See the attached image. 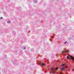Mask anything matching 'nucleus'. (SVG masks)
I'll return each instance as SVG.
<instances>
[{
  "instance_id": "6",
  "label": "nucleus",
  "mask_w": 74,
  "mask_h": 74,
  "mask_svg": "<svg viewBox=\"0 0 74 74\" xmlns=\"http://www.w3.org/2000/svg\"><path fill=\"white\" fill-rule=\"evenodd\" d=\"M23 49H26V47L25 46H23Z\"/></svg>"
},
{
  "instance_id": "3",
  "label": "nucleus",
  "mask_w": 74,
  "mask_h": 74,
  "mask_svg": "<svg viewBox=\"0 0 74 74\" xmlns=\"http://www.w3.org/2000/svg\"><path fill=\"white\" fill-rule=\"evenodd\" d=\"M69 52V50H67L65 51H62V54H65L66 52Z\"/></svg>"
},
{
  "instance_id": "11",
  "label": "nucleus",
  "mask_w": 74,
  "mask_h": 74,
  "mask_svg": "<svg viewBox=\"0 0 74 74\" xmlns=\"http://www.w3.org/2000/svg\"><path fill=\"white\" fill-rule=\"evenodd\" d=\"M66 43H67V41H66V42H65L64 44H66Z\"/></svg>"
},
{
  "instance_id": "10",
  "label": "nucleus",
  "mask_w": 74,
  "mask_h": 74,
  "mask_svg": "<svg viewBox=\"0 0 74 74\" xmlns=\"http://www.w3.org/2000/svg\"><path fill=\"white\" fill-rule=\"evenodd\" d=\"M58 67H56V68L55 70H58Z\"/></svg>"
},
{
  "instance_id": "4",
  "label": "nucleus",
  "mask_w": 74,
  "mask_h": 74,
  "mask_svg": "<svg viewBox=\"0 0 74 74\" xmlns=\"http://www.w3.org/2000/svg\"><path fill=\"white\" fill-rule=\"evenodd\" d=\"M65 70V69H64V68H62L61 69V71H62V70Z\"/></svg>"
},
{
  "instance_id": "12",
  "label": "nucleus",
  "mask_w": 74,
  "mask_h": 74,
  "mask_svg": "<svg viewBox=\"0 0 74 74\" xmlns=\"http://www.w3.org/2000/svg\"><path fill=\"white\" fill-rule=\"evenodd\" d=\"M51 37L52 38H53V37L52 36H51Z\"/></svg>"
},
{
  "instance_id": "13",
  "label": "nucleus",
  "mask_w": 74,
  "mask_h": 74,
  "mask_svg": "<svg viewBox=\"0 0 74 74\" xmlns=\"http://www.w3.org/2000/svg\"><path fill=\"white\" fill-rule=\"evenodd\" d=\"M50 41L51 42H52V40L50 39Z\"/></svg>"
},
{
  "instance_id": "8",
  "label": "nucleus",
  "mask_w": 74,
  "mask_h": 74,
  "mask_svg": "<svg viewBox=\"0 0 74 74\" xmlns=\"http://www.w3.org/2000/svg\"><path fill=\"white\" fill-rule=\"evenodd\" d=\"M67 58L68 59H70V58H69V56H67Z\"/></svg>"
},
{
  "instance_id": "1",
  "label": "nucleus",
  "mask_w": 74,
  "mask_h": 74,
  "mask_svg": "<svg viewBox=\"0 0 74 74\" xmlns=\"http://www.w3.org/2000/svg\"><path fill=\"white\" fill-rule=\"evenodd\" d=\"M51 71L52 72L53 74H55V70L53 69V68H52L51 69Z\"/></svg>"
},
{
  "instance_id": "14",
  "label": "nucleus",
  "mask_w": 74,
  "mask_h": 74,
  "mask_svg": "<svg viewBox=\"0 0 74 74\" xmlns=\"http://www.w3.org/2000/svg\"><path fill=\"white\" fill-rule=\"evenodd\" d=\"M0 18H1V19H3V17H1Z\"/></svg>"
},
{
  "instance_id": "2",
  "label": "nucleus",
  "mask_w": 74,
  "mask_h": 74,
  "mask_svg": "<svg viewBox=\"0 0 74 74\" xmlns=\"http://www.w3.org/2000/svg\"><path fill=\"white\" fill-rule=\"evenodd\" d=\"M69 56L71 57V58L72 60H73L74 62V57H73V56L70 55H69Z\"/></svg>"
},
{
  "instance_id": "7",
  "label": "nucleus",
  "mask_w": 74,
  "mask_h": 74,
  "mask_svg": "<svg viewBox=\"0 0 74 74\" xmlns=\"http://www.w3.org/2000/svg\"><path fill=\"white\" fill-rule=\"evenodd\" d=\"M11 21H8L7 22V23H11Z\"/></svg>"
},
{
  "instance_id": "9",
  "label": "nucleus",
  "mask_w": 74,
  "mask_h": 74,
  "mask_svg": "<svg viewBox=\"0 0 74 74\" xmlns=\"http://www.w3.org/2000/svg\"><path fill=\"white\" fill-rule=\"evenodd\" d=\"M64 65H65V64H62L61 66H64Z\"/></svg>"
},
{
  "instance_id": "5",
  "label": "nucleus",
  "mask_w": 74,
  "mask_h": 74,
  "mask_svg": "<svg viewBox=\"0 0 74 74\" xmlns=\"http://www.w3.org/2000/svg\"><path fill=\"white\" fill-rule=\"evenodd\" d=\"M40 65H41L42 66H44L45 65V64L44 63H40Z\"/></svg>"
},
{
  "instance_id": "15",
  "label": "nucleus",
  "mask_w": 74,
  "mask_h": 74,
  "mask_svg": "<svg viewBox=\"0 0 74 74\" xmlns=\"http://www.w3.org/2000/svg\"><path fill=\"white\" fill-rule=\"evenodd\" d=\"M65 68H67V67H66V66H65Z\"/></svg>"
}]
</instances>
